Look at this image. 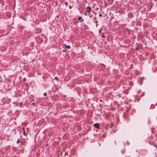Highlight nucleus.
Listing matches in <instances>:
<instances>
[{"mask_svg":"<svg viewBox=\"0 0 157 157\" xmlns=\"http://www.w3.org/2000/svg\"><path fill=\"white\" fill-rule=\"evenodd\" d=\"M83 21H84L83 19H82L81 20V22H82Z\"/></svg>","mask_w":157,"mask_h":157,"instance_id":"nucleus-19","label":"nucleus"},{"mask_svg":"<svg viewBox=\"0 0 157 157\" xmlns=\"http://www.w3.org/2000/svg\"><path fill=\"white\" fill-rule=\"evenodd\" d=\"M67 4H68V3H67V2H65V4L66 5V6H67Z\"/></svg>","mask_w":157,"mask_h":157,"instance_id":"nucleus-15","label":"nucleus"},{"mask_svg":"<svg viewBox=\"0 0 157 157\" xmlns=\"http://www.w3.org/2000/svg\"><path fill=\"white\" fill-rule=\"evenodd\" d=\"M101 65L102 66L101 69L103 70L105 68V65L103 64H101Z\"/></svg>","mask_w":157,"mask_h":157,"instance_id":"nucleus-5","label":"nucleus"},{"mask_svg":"<svg viewBox=\"0 0 157 157\" xmlns=\"http://www.w3.org/2000/svg\"><path fill=\"white\" fill-rule=\"evenodd\" d=\"M144 95V93H142L141 95V97H143Z\"/></svg>","mask_w":157,"mask_h":157,"instance_id":"nucleus-18","label":"nucleus"},{"mask_svg":"<svg viewBox=\"0 0 157 157\" xmlns=\"http://www.w3.org/2000/svg\"><path fill=\"white\" fill-rule=\"evenodd\" d=\"M48 144L47 143V144H46V146H48Z\"/></svg>","mask_w":157,"mask_h":157,"instance_id":"nucleus-24","label":"nucleus"},{"mask_svg":"<svg viewBox=\"0 0 157 157\" xmlns=\"http://www.w3.org/2000/svg\"><path fill=\"white\" fill-rule=\"evenodd\" d=\"M86 12L87 13H89L91 10V8L90 6H87L86 8Z\"/></svg>","mask_w":157,"mask_h":157,"instance_id":"nucleus-3","label":"nucleus"},{"mask_svg":"<svg viewBox=\"0 0 157 157\" xmlns=\"http://www.w3.org/2000/svg\"><path fill=\"white\" fill-rule=\"evenodd\" d=\"M128 17L130 18H132L133 17V14L132 13H130L128 15Z\"/></svg>","mask_w":157,"mask_h":157,"instance_id":"nucleus-7","label":"nucleus"},{"mask_svg":"<svg viewBox=\"0 0 157 157\" xmlns=\"http://www.w3.org/2000/svg\"><path fill=\"white\" fill-rule=\"evenodd\" d=\"M47 95V93H44V96H46Z\"/></svg>","mask_w":157,"mask_h":157,"instance_id":"nucleus-16","label":"nucleus"},{"mask_svg":"<svg viewBox=\"0 0 157 157\" xmlns=\"http://www.w3.org/2000/svg\"><path fill=\"white\" fill-rule=\"evenodd\" d=\"M135 49L137 50H139V47L137 46L136 48H135Z\"/></svg>","mask_w":157,"mask_h":157,"instance_id":"nucleus-12","label":"nucleus"},{"mask_svg":"<svg viewBox=\"0 0 157 157\" xmlns=\"http://www.w3.org/2000/svg\"><path fill=\"white\" fill-rule=\"evenodd\" d=\"M99 16L100 17H101L102 16V15L101 14V13H100L99 14Z\"/></svg>","mask_w":157,"mask_h":157,"instance_id":"nucleus-13","label":"nucleus"},{"mask_svg":"<svg viewBox=\"0 0 157 157\" xmlns=\"http://www.w3.org/2000/svg\"><path fill=\"white\" fill-rule=\"evenodd\" d=\"M136 44L138 45V46L139 47H141V44H139V45H138V44L136 43Z\"/></svg>","mask_w":157,"mask_h":157,"instance_id":"nucleus-11","label":"nucleus"},{"mask_svg":"<svg viewBox=\"0 0 157 157\" xmlns=\"http://www.w3.org/2000/svg\"><path fill=\"white\" fill-rule=\"evenodd\" d=\"M126 30H128V28H127L126 29Z\"/></svg>","mask_w":157,"mask_h":157,"instance_id":"nucleus-25","label":"nucleus"},{"mask_svg":"<svg viewBox=\"0 0 157 157\" xmlns=\"http://www.w3.org/2000/svg\"><path fill=\"white\" fill-rule=\"evenodd\" d=\"M23 81H26V78H23Z\"/></svg>","mask_w":157,"mask_h":157,"instance_id":"nucleus-14","label":"nucleus"},{"mask_svg":"<svg viewBox=\"0 0 157 157\" xmlns=\"http://www.w3.org/2000/svg\"><path fill=\"white\" fill-rule=\"evenodd\" d=\"M63 49L62 50L63 52H66L67 50V49H70L71 48V46L69 45H67L66 44H64L63 45Z\"/></svg>","mask_w":157,"mask_h":157,"instance_id":"nucleus-1","label":"nucleus"},{"mask_svg":"<svg viewBox=\"0 0 157 157\" xmlns=\"http://www.w3.org/2000/svg\"><path fill=\"white\" fill-rule=\"evenodd\" d=\"M140 153L143 156H145L147 155V151L146 149H141L140 150Z\"/></svg>","mask_w":157,"mask_h":157,"instance_id":"nucleus-2","label":"nucleus"},{"mask_svg":"<svg viewBox=\"0 0 157 157\" xmlns=\"http://www.w3.org/2000/svg\"><path fill=\"white\" fill-rule=\"evenodd\" d=\"M148 124H150V119L149 118H148Z\"/></svg>","mask_w":157,"mask_h":157,"instance_id":"nucleus-9","label":"nucleus"},{"mask_svg":"<svg viewBox=\"0 0 157 157\" xmlns=\"http://www.w3.org/2000/svg\"><path fill=\"white\" fill-rule=\"evenodd\" d=\"M32 105H35V102H33L32 103Z\"/></svg>","mask_w":157,"mask_h":157,"instance_id":"nucleus-17","label":"nucleus"},{"mask_svg":"<svg viewBox=\"0 0 157 157\" xmlns=\"http://www.w3.org/2000/svg\"><path fill=\"white\" fill-rule=\"evenodd\" d=\"M93 126L94 127L96 128H98L99 126V123H97L94 124Z\"/></svg>","mask_w":157,"mask_h":157,"instance_id":"nucleus-4","label":"nucleus"},{"mask_svg":"<svg viewBox=\"0 0 157 157\" xmlns=\"http://www.w3.org/2000/svg\"><path fill=\"white\" fill-rule=\"evenodd\" d=\"M98 9V8H97L95 9L96 10H97Z\"/></svg>","mask_w":157,"mask_h":157,"instance_id":"nucleus-20","label":"nucleus"},{"mask_svg":"<svg viewBox=\"0 0 157 157\" xmlns=\"http://www.w3.org/2000/svg\"><path fill=\"white\" fill-rule=\"evenodd\" d=\"M82 17H78V20L79 21H80L81 19H82Z\"/></svg>","mask_w":157,"mask_h":157,"instance_id":"nucleus-8","label":"nucleus"},{"mask_svg":"<svg viewBox=\"0 0 157 157\" xmlns=\"http://www.w3.org/2000/svg\"><path fill=\"white\" fill-rule=\"evenodd\" d=\"M20 142V140L19 139H17V143H18Z\"/></svg>","mask_w":157,"mask_h":157,"instance_id":"nucleus-10","label":"nucleus"},{"mask_svg":"<svg viewBox=\"0 0 157 157\" xmlns=\"http://www.w3.org/2000/svg\"><path fill=\"white\" fill-rule=\"evenodd\" d=\"M87 15V13H85V14H84V15Z\"/></svg>","mask_w":157,"mask_h":157,"instance_id":"nucleus-21","label":"nucleus"},{"mask_svg":"<svg viewBox=\"0 0 157 157\" xmlns=\"http://www.w3.org/2000/svg\"><path fill=\"white\" fill-rule=\"evenodd\" d=\"M153 71L154 72H155L157 71V67H154L153 68Z\"/></svg>","mask_w":157,"mask_h":157,"instance_id":"nucleus-6","label":"nucleus"},{"mask_svg":"<svg viewBox=\"0 0 157 157\" xmlns=\"http://www.w3.org/2000/svg\"><path fill=\"white\" fill-rule=\"evenodd\" d=\"M102 37L104 38V35H102Z\"/></svg>","mask_w":157,"mask_h":157,"instance_id":"nucleus-23","label":"nucleus"},{"mask_svg":"<svg viewBox=\"0 0 157 157\" xmlns=\"http://www.w3.org/2000/svg\"><path fill=\"white\" fill-rule=\"evenodd\" d=\"M154 146H155L156 148H157V146L156 144H155Z\"/></svg>","mask_w":157,"mask_h":157,"instance_id":"nucleus-22","label":"nucleus"}]
</instances>
